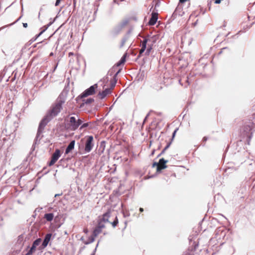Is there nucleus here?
I'll return each mask as SVG.
<instances>
[{
	"label": "nucleus",
	"mask_w": 255,
	"mask_h": 255,
	"mask_svg": "<svg viewBox=\"0 0 255 255\" xmlns=\"http://www.w3.org/2000/svg\"><path fill=\"white\" fill-rule=\"evenodd\" d=\"M255 126V114L253 115V119L252 120H249L248 122L245 123L244 125L242 126L240 131V136L242 139L241 141H244L248 145H250V140L252 137L253 132V129Z\"/></svg>",
	"instance_id": "obj_1"
},
{
	"label": "nucleus",
	"mask_w": 255,
	"mask_h": 255,
	"mask_svg": "<svg viewBox=\"0 0 255 255\" xmlns=\"http://www.w3.org/2000/svg\"><path fill=\"white\" fill-rule=\"evenodd\" d=\"M52 120L49 117L46 115L44 118L39 123V127L37 130V132L35 137V140H40L43 135L42 133L45 127L47 124Z\"/></svg>",
	"instance_id": "obj_2"
},
{
	"label": "nucleus",
	"mask_w": 255,
	"mask_h": 255,
	"mask_svg": "<svg viewBox=\"0 0 255 255\" xmlns=\"http://www.w3.org/2000/svg\"><path fill=\"white\" fill-rule=\"evenodd\" d=\"M64 103V101L59 100L57 103L46 114L48 117L52 119L56 117L60 112L62 107V105Z\"/></svg>",
	"instance_id": "obj_3"
},
{
	"label": "nucleus",
	"mask_w": 255,
	"mask_h": 255,
	"mask_svg": "<svg viewBox=\"0 0 255 255\" xmlns=\"http://www.w3.org/2000/svg\"><path fill=\"white\" fill-rule=\"evenodd\" d=\"M98 85L97 84L90 86L89 88L85 90L79 96L80 98H83L88 97V96L92 95L95 93V90L97 88Z\"/></svg>",
	"instance_id": "obj_4"
},
{
	"label": "nucleus",
	"mask_w": 255,
	"mask_h": 255,
	"mask_svg": "<svg viewBox=\"0 0 255 255\" xmlns=\"http://www.w3.org/2000/svg\"><path fill=\"white\" fill-rule=\"evenodd\" d=\"M70 123L71 127V129L75 130L78 128L82 125L83 121L81 119H78L76 120L75 117H71L70 118Z\"/></svg>",
	"instance_id": "obj_5"
},
{
	"label": "nucleus",
	"mask_w": 255,
	"mask_h": 255,
	"mask_svg": "<svg viewBox=\"0 0 255 255\" xmlns=\"http://www.w3.org/2000/svg\"><path fill=\"white\" fill-rule=\"evenodd\" d=\"M93 137L92 135L87 136V139L85 143V151L86 152H89L92 149L94 144L93 143Z\"/></svg>",
	"instance_id": "obj_6"
},
{
	"label": "nucleus",
	"mask_w": 255,
	"mask_h": 255,
	"mask_svg": "<svg viewBox=\"0 0 255 255\" xmlns=\"http://www.w3.org/2000/svg\"><path fill=\"white\" fill-rule=\"evenodd\" d=\"M61 156V152L59 149H56L54 153L52 155L51 159L50 162L49 163V166H52L55 164V163L57 161L59 158Z\"/></svg>",
	"instance_id": "obj_7"
},
{
	"label": "nucleus",
	"mask_w": 255,
	"mask_h": 255,
	"mask_svg": "<svg viewBox=\"0 0 255 255\" xmlns=\"http://www.w3.org/2000/svg\"><path fill=\"white\" fill-rule=\"evenodd\" d=\"M168 162L167 160L164 159L163 158H160L159 159V164L156 168L157 172H160L162 169H165L167 168V165L166 164Z\"/></svg>",
	"instance_id": "obj_8"
},
{
	"label": "nucleus",
	"mask_w": 255,
	"mask_h": 255,
	"mask_svg": "<svg viewBox=\"0 0 255 255\" xmlns=\"http://www.w3.org/2000/svg\"><path fill=\"white\" fill-rule=\"evenodd\" d=\"M55 18L52 21L50 22L47 25L44 26V28L43 29L39 34L35 35V36L30 39L29 42L30 43L35 41L38 37H39L48 28L49 26H50L55 21Z\"/></svg>",
	"instance_id": "obj_9"
},
{
	"label": "nucleus",
	"mask_w": 255,
	"mask_h": 255,
	"mask_svg": "<svg viewBox=\"0 0 255 255\" xmlns=\"http://www.w3.org/2000/svg\"><path fill=\"white\" fill-rule=\"evenodd\" d=\"M51 237L52 234L51 233L47 234L45 235L43 241L42 243V247L43 248H45L47 246L49 241H50Z\"/></svg>",
	"instance_id": "obj_10"
},
{
	"label": "nucleus",
	"mask_w": 255,
	"mask_h": 255,
	"mask_svg": "<svg viewBox=\"0 0 255 255\" xmlns=\"http://www.w3.org/2000/svg\"><path fill=\"white\" fill-rule=\"evenodd\" d=\"M111 92V89L106 88L102 92H99L98 96H99L100 99H103L107 95L110 94Z\"/></svg>",
	"instance_id": "obj_11"
},
{
	"label": "nucleus",
	"mask_w": 255,
	"mask_h": 255,
	"mask_svg": "<svg viewBox=\"0 0 255 255\" xmlns=\"http://www.w3.org/2000/svg\"><path fill=\"white\" fill-rule=\"evenodd\" d=\"M158 19L157 14L156 13H152L151 16L148 22L149 25H154Z\"/></svg>",
	"instance_id": "obj_12"
},
{
	"label": "nucleus",
	"mask_w": 255,
	"mask_h": 255,
	"mask_svg": "<svg viewBox=\"0 0 255 255\" xmlns=\"http://www.w3.org/2000/svg\"><path fill=\"white\" fill-rule=\"evenodd\" d=\"M131 32V30H129L126 34L123 37L122 39L121 43L120 46V48H122L124 45L125 43L128 40L129 38V35Z\"/></svg>",
	"instance_id": "obj_13"
},
{
	"label": "nucleus",
	"mask_w": 255,
	"mask_h": 255,
	"mask_svg": "<svg viewBox=\"0 0 255 255\" xmlns=\"http://www.w3.org/2000/svg\"><path fill=\"white\" fill-rule=\"evenodd\" d=\"M111 210L109 209L103 215V216L100 219L103 221L104 222H109V218L110 217Z\"/></svg>",
	"instance_id": "obj_14"
},
{
	"label": "nucleus",
	"mask_w": 255,
	"mask_h": 255,
	"mask_svg": "<svg viewBox=\"0 0 255 255\" xmlns=\"http://www.w3.org/2000/svg\"><path fill=\"white\" fill-rule=\"evenodd\" d=\"M75 141L74 140H73L70 141L68 145L66 148L65 150V154H68L72 149H74V146H75Z\"/></svg>",
	"instance_id": "obj_15"
},
{
	"label": "nucleus",
	"mask_w": 255,
	"mask_h": 255,
	"mask_svg": "<svg viewBox=\"0 0 255 255\" xmlns=\"http://www.w3.org/2000/svg\"><path fill=\"white\" fill-rule=\"evenodd\" d=\"M121 70L119 69L114 75L113 80L111 82V87L109 89H111V91L112 89L115 87L116 84L117 83V79L116 77L120 73Z\"/></svg>",
	"instance_id": "obj_16"
},
{
	"label": "nucleus",
	"mask_w": 255,
	"mask_h": 255,
	"mask_svg": "<svg viewBox=\"0 0 255 255\" xmlns=\"http://www.w3.org/2000/svg\"><path fill=\"white\" fill-rule=\"evenodd\" d=\"M123 28L118 24L116 26L112 31V33L114 35H118L122 31Z\"/></svg>",
	"instance_id": "obj_17"
},
{
	"label": "nucleus",
	"mask_w": 255,
	"mask_h": 255,
	"mask_svg": "<svg viewBox=\"0 0 255 255\" xmlns=\"http://www.w3.org/2000/svg\"><path fill=\"white\" fill-rule=\"evenodd\" d=\"M127 57V53H125L122 57L120 60L116 64V66H120L122 64H124L126 62V59Z\"/></svg>",
	"instance_id": "obj_18"
},
{
	"label": "nucleus",
	"mask_w": 255,
	"mask_h": 255,
	"mask_svg": "<svg viewBox=\"0 0 255 255\" xmlns=\"http://www.w3.org/2000/svg\"><path fill=\"white\" fill-rule=\"evenodd\" d=\"M54 218V214L52 213H47L44 215V218L48 222H51L53 220Z\"/></svg>",
	"instance_id": "obj_19"
},
{
	"label": "nucleus",
	"mask_w": 255,
	"mask_h": 255,
	"mask_svg": "<svg viewBox=\"0 0 255 255\" xmlns=\"http://www.w3.org/2000/svg\"><path fill=\"white\" fill-rule=\"evenodd\" d=\"M94 101V99L91 98H88L86 100H83V102L82 104H81L80 107L81 108L82 106H83L84 105V104H86V105L89 104L93 102Z\"/></svg>",
	"instance_id": "obj_20"
},
{
	"label": "nucleus",
	"mask_w": 255,
	"mask_h": 255,
	"mask_svg": "<svg viewBox=\"0 0 255 255\" xmlns=\"http://www.w3.org/2000/svg\"><path fill=\"white\" fill-rule=\"evenodd\" d=\"M95 237L94 236L92 235L91 236L89 237L88 240L87 241H84V243L85 245H88V244H89L90 243H93L95 241Z\"/></svg>",
	"instance_id": "obj_21"
},
{
	"label": "nucleus",
	"mask_w": 255,
	"mask_h": 255,
	"mask_svg": "<svg viewBox=\"0 0 255 255\" xmlns=\"http://www.w3.org/2000/svg\"><path fill=\"white\" fill-rule=\"evenodd\" d=\"M102 231V230L100 229H99L97 227L95 228V229L93 231V236L96 237Z\"/></svg>",
	"instance_id": "obj_22"
},
{
	"label": "nucleus",
	"mask_w": 255,
	"mask_h": 255,
	"mask_svg": "<svg viewBox=\"0 0 255 255\" xmlns=\"http://www.w3.org/2000/svg\"><path fill=\"white\" fill-rule=\"evenodd\" d=\"M103 221L101 220L100 219L98 221V225L97 227L99 228V229H102L105 227V226L104 224Z\"/></svg>",
	"instance_id": "obj_23"
},
{
	"label": "nucleus",
	"mask_w": 255,
	"mask_h": 255,
	"mask_svg": "<svg viewBox=\"0 0 255 255\" xmlns=\"http://www.w3.org/2000/svg\"><path fill=\"white\" fill-rule=\"evenodd\" d=\"M36 248V247L32 245L25 255H31L35 251Z\"/></svg>",
	"instance_id": "obj_24"
},
{
	"label": "nucleus",
	"mask_w": 255,
	"mask_h": 255,
	"mask_svg": "<svg viewBox=\"0 0 255 255\" xmlns=\"http://www.w3.org/2000/svg\"><path fill=\"white\" fill-rule=\"evenodd\" d=\"M152 45H150L149 44H147V48L146 49V50L145 52V55L146 56H148L149 55L150 52H151V50H152Z\"/></svg>",
	"instance_id": "obj_25"
},
{
	"label": "nucleus",
	"mask_w": 255,
	"mask_h": 255,
	"mask_svg": "<svg viewBox=\"0 0 255 255\" xmlns=\"http://www.w3.org/2000/svg\"><path fill=\"white\" fill-rule=\"evenodd\" d=\"M128 23V19H125L120 22L119 24L123 28Z\"/></svg>",
	"instance_id": "obj_26"
},
{
	"label": "nucleus",
	"mask_w": 255,
	"mask_h": 255,
	"mask_svg": "<svg viewBox=\"0 0 255 255\" xmlns=\"http://www.w3.org/2000/svg\"><path fill=\"white\" fill-rule=\"evenodd\" d=\"M41 242V239L40 238H38L33 242L32 245L36 247L40 244Z\"/></svg>",
	"instance_id": "obj_27"
},
{
	"label": "nucleus",
	"mask_w": 255,
	"mask_h": 255,
	"mask_svg": "<svg viewBox=\"0 0 255 255\" xmlns=\"http://www.w3.org/2000/svg\"><path fill=\"white\" fill-rule=\"evenodd\" d=\"M148 36H148L147 37H143V40L141 44L147 45V43L148 42V41H149V39L148 38Z\"/></svg>",
	"instance_id": "obj_28"
},
{
	"label": "nucleus",
	"mask_w": 255,
	"mask_h": 255,
	"mask_svg": "<svg viewBox=\"0 0 255 255\" xmlns=\"http://www.w3.org/2000/svg\"><path fill=\"white\" fill-rule=\"evenodd\" d=\"M118 223H119L118 219V218L116 217L115 218V220L112 223H111V224H112L113 227L114 228H115L117 226Z\"/></svg>",
	"instance_id": "obj_29"
},
{
	"label": "nucleus",
	"mask_w": 255,
	"mask_h": 255,
	"mask_svg": "<svg viewBox=\"0 0 255 255\" xmlns=\"http://www.w3.org/2000/svg\"><path fill=\"white\" fill-rule=\"evenodd\" d=\"M138 76L139 77V79H141L142 80L144 76V71H142L141 72H140L138 75Z\"/></svg>",
	"instance_id": "obj_30"
},
{
	"label": "nucleus",
	"mask_w": 255,
	"mask_h": 255,
	"mask_svg": "<svg viewBox=\"0 0 255 255\" xmlns=\"http://www.w3.org/2000/svg\"><path fill=\"white\" fill-rule=\"evenodd\" d=\"M81 125V126L80 127V129H83L84 128L87 127L89 126V123H84L83 124H82V125Z\"/></svg>",
	"instance_id": "obj_31"
},
{
	"label": "nucleus",
	"mask_w": 255,
	"mask_h": 255,
	"mask_svg": "<svg viewBox=\"0 0 255 255\" xmlns=\"http://www.w3.org/2000/svg\"><path fill=\"white\" fill-rule=\"evenodd\" d=\"M178 130V128H176L174 131H173V133H172V138H171V141L173 139V138H174L175 136V134H176V133L177 132V131Z\"/></svg>",
	"instance_id": "obj_32"
},
{
	"label": "nucleus",
	"mask_w": 255,
	"mask_h": 255,
	"mask_svg": "<svg viewBox=\"0 0 255 255\" xmlns=\"http://www.w3.org/2000/svg\"><path fill=\"white\" fill-rule=\"evenodd\" d=\"M171 141L169 143H168L166 146L164 148V149L162 150V152H164L165 151L169 148V147L170 146V144H171Z\"/></svg>",
	"instance_id": "obj_33"
},
{
	"label": "nucleus",
	"mask_w": 255,
	"mask_h": 255,
	"mask_svg": "<svg viewBox=\"0 0 255 255\" xmlns=\"http://www.w3.org/2000/svg\"><path fill=\"white\" fill-rule=\"evenodd\" d=\"M171 141L169 143H168L166 146L164 148V149L162 150V152H164L165 151L169 148V147L170 146V144H171Z\"/></svg>",
	"instance_id": "obj_34"
},
{
	"label": "nucleus",
	"mask_w": 255,
	"mask_h": 255,
	"mask_svg": "<svg viewBox=\"0 0 255 255\" xmlns=\"http://www.w3.org/2000/svg\"><path fill=\"white\" fill-rule=\"evenodd\" d=\"M220 232H221V233H222L223 234V236H225V233H224V232L222 231V230H221L220 229H218L217 231H216V234H219Z\"/></svg>",
	"instance_id": "obj_35"
},
{
	"label": "nucleus",
	"mask_w": 255,
	"mask_h": 255,
	"mask_svg": "<svg viewBox=\"0 0 255 255\" xmlns=\"http://www.w3.org/2000/svg\"><path fill=\"white\" fill-rule=\"evenodd\" d=\"M159 161H158V162H154L152 164V167H154L156 166V168H157L158 166L159 165Z\"/></svg>",
	"instance_id": "obj_36"
},
{
	"label": "nucleus",
	"mask_w": 255,
	"mask_h": 255,
	"mask_svg": "<svg viewBox=\"0 0 255 255\" xmlns=\"http://www.w3.org/2000/svg\"><path fill=\"white\" fill-rule=\"evenodd\" d=\"M146 46L147 45L141 44V49L143 50V51H145V49L146 48Z\"/></svg>",
	"instance_id": "obj_37"
},
{
	"label": "nucleus",
	"mask_w": 255,
	"mask_h": 255,
	"mask_svg": "<svg viewBox=\"0 0 255 255\" xmlns=\"http://www.w3.org/2000/svg\"><path fill=\"white\" fill-rule=\"evenodd\" d=\"M144 52V51H143V50L140 49V50H139V55H138V57H140L142 55V54Z\"/></svg>",
	"instance_id": "obj_38"
},
{
	"label": "nucleus",
	"mask_w": 255,
	"mask_h": 255,
	"mask_svg": "<svg viewBox=\"0 0 255 255\" xmlns=\"http://www.w3.org/2000/svg\"><path fill=\"white\" fill-rule=\"evenodd\" d=\"M60 1H61V0H56V2H55V5H56V6L58 5H59V3H60Z\"/></svg>",
	"instance_id": "obj_39"
},
{
	"label": "nucleus",
	"mask_w": 255,
	"mask_h": 255,
	"mask_svg": "<svg viewBox=\"0 0 255 255\" xmlns=\"http://www.w3.org/2000/svg\"><path fill=\"white\" fill-rule=\"evenodd\" d=\"M149 113H148V114L146 116V117H145V118H144V120H143V124H144V123L145 122V121H146V120H147V119L148 117L149 116Z\"/></svg>",
	"instance_id": "obj_40"
},
{
	"label": "nucleus",
	"mask_w": 255,
	"mask_h": 255,
	"mask_svg": "<svg viewBox=\"0 0 255 255\" xmlns=\"http://www.w3.org/2000/svg\"><path fill=\"white\" fill-rule=\"evenodd\" d=\"M98 246V244L97 245L96 248L95 249L93 253L91 254V255H95V252L96 251V249H97V248Z\"/></svg>",
	"instance_id": "obj_41"
},
{
	"label": "nucleus",
	"mask_w": 255,
	"mask_h": 255,
	"mask_svg": "<svg viewBox=\"0 0 255 255\" xmlns=\"http://www.w3.org/2000/svg\"><path fill=\"white\" fill-rule=\"evenodd\" d=\"M22 25H23V26L24 27V28H26L28 26L27 25V23H22Z\"/></svg>",
	"instance_id": "obj_42"
},
{
	"label": "nucleus",
	"mask_w": 255,
	"mask_h": 255,
	"mask_svg": "<svg viewBox=\"0 0 255 255\" xmlns=\"http://www.w3.org/2000/svg\"><path fill=\"white\" fill-rule=\"evenodd\" d=\"M221 0H216L215 1V3L219 4L221 2Z\"/></svg>",
	"instance_id": "obj_43"
},
{
	"label": "nucleus",
	"mask_w": 255,
	"mask_h": 255,
	"mask_svg": "<svg viewBox=\"0 0 255 255\" xmlns=\"http://www.w3.org/2000/svg\"><path fill=\"white\" fill-rule=\"evenodd\" d=\"M207 139H208V137H206V136H204V137H203V140L204 141H206L207 140Z\"/></svg>",
	"instance_id": "obj_44"
},
{
	"label": "nucleus",
	"mask_w": 255,
	"mask_h": 255,
	"mask_svg": "<svg viewBox=\"0 0 255 255\" xmlns=\"http://www.w3.org/2000/svg\"><path fill=\"white\" fill-rule=\"evenodd\" d=\"M84 232L85 233V234H87L88 232V230L87 229H84Z\"/></svg>",
	"instance_id": "obj_45"
},
{
	"label": "nucleus",
	"mask_w": 255,
	"mask_h": 255,
	"mask_svg": "<svg viewBox=\"0 0 255 255\" xmlns=\"http://www.w3.org/2000/svg\"><path fill=\"white\" fill-rule=\"evenodd\" d=\"M139 210L140 212H143L144 211V209L142 208H140Z\"/></svg>",
	"instance_id": "obj_46"
},
{
	"label": "nucleus",
	"mask_w": 255,
	"mask_h": 255,
	"mask_svg": "<svg viewBox=\"0 0 255 255\" xmlns=\"http://www.w3.org/2000/svg\"><path fill=\"white\" fill-rule=\"evenodd\" d=\"M62 195V193H61V194H55V197H57V196H60V195Z\"/></svg>",
	"instance_id": "obj_47"
},
{
	"label": "nucleus",
	"mask_w": 255,
	"mask_h": 255,
	"mask_svg": "<svg viewBox=\"0 0 255 255\" xmlns=\"http://www.w3.org/2000/svg\"><path fill=\"white\" fill-rule=\"evenodd\" d=\"M38 211H39V210L38 209V208H36L35 211H34V213H35L36 212H38Z\"/></svg>",
	"instance_id": "obj_48"
},
{
	"label": "nucleus",
	"mask_w": 255,
	"mask_h": 255,
	"mask_svg": "<svg viewBox=\"0 0 255 255\" xmlns=\"http://www.w3.org/2000/svg\"><path fill=\"white\" fill-rule=\"evenodd\" d=\"M227 49V48H226V47H225V48H223V49H222V51H220V53H221L222 52V51H223V50H225V49Z\"/></svg>",
	"instance_id": "obj_49"
},
{
	"label": "nucleus",
	"mask_w": 255,
	"mask_h": 255,
	"mask_svg": "<svg viewBox=\"0 0 255 255\" xmlns=\"http://www.w3.org/2000/svg\"><path fill=\"white\" fill-rule=\"evenodd\" d=\"M164 152H162V151L158 155V157L160 156L161 155H162Z\"/></svg>",
	"instance_id": "obj_50"
},
{
	"label": "nucleus",
	"mask_w": 255,
	"mask_h": 255,
	"mask_svg": "<svg viewBox=\"0 0 255 255\" xmlns=\"http://www.w3.org/2000/svg\"><path fill=\"white\" fill-rule=\"evenodd\" d=\"M81 241H83V242H84V237H82V238H81Z\"/></svg>",
	"instance_id": "obj_51"
},
{
	"label": "nucleus",
	"mask_w": 255,
	"mask_h": 255,
	"mask_svg": "<svg viewBox=\"0 0 255 255\" xmlns=\"http://www.w3.org/2000/svg\"><path fill=\"white\" fill-rule=\"evenodd\" d=\"M20 18H21V16H20V17H19V18L16 20V21L15 22L18 21L19 20V19H20Z\"/></svg>",
	"instance_id": "obj_52"
},
{
	"label": "nucleus",
	"mask_w": 255,
	"mask_h": 255,
	"mask_svg": "<svg viewBox=\"0 0 255 255\" xmlns=\"http://www.w3.org/2000/svg\"><path fill=\"white\" fill-rule=\"evenodd\" d=\"M70 54V55H72V53L71 52H70L69 53V55Z\"/></svg>",
	"instance_id": "obj_53"
},
{
	"label": "nucleus",
	"mask_w": 255,
	"mask_h": 255,
	"mask_svg": "<svg viewBox=\"0 0 255 255\" xmlns=\"http://www.w3.org/2000/svg\"><path fill=\"white\" fill-rule=\"evenodd\" d=\"M70 54V55H72V53L71 52H70L69 53V55Z\"/></svg>",
	"instance_id": "obj_54"
},
{
	"label": "nucleus",
	"mask_w": 255,
	"mask_h": 255,
	"mask_svg": "<svg viewBox=\"0 0 255 255\" xmlns=\"http://www.w3.org/2000/svg\"><path fill=\"white\" fill-rule=\"evenodd\" d=\"M40 12H39V15H38V17H39H39H40Z\"/></svg>",
	"instance_id": "obj_55"
},
{
	"label": "nucleus",
	"mask_w": 255,
	"mask_h": 255,
	"mask_svg": "<svg viewBox=\"0 0 255 255\" xmlns=\"http://www.w3.org/2000/svg\"><path fill=\"white\" fill-rule=\"evenodd\" d=\"M50 55H53V53H51Z\"/></svg>",
	"instance_id": "obj_56"
},
{
	"label": "nucleus",
	"mask_w": 255,
	"mask_h": 255,
	"mask_svg": "<svg viewBox=\"0 0 255 255\" xmlns=\"http://www.w3.org/2000/svg\"><path fill=\"white\" fill-rule=\"evenodd\" d=\"M35 216H36V214H35V215H33V216L34 217H35Z\"/></svg>",
	"instance_id": "obj_57"
}]
</instances>
